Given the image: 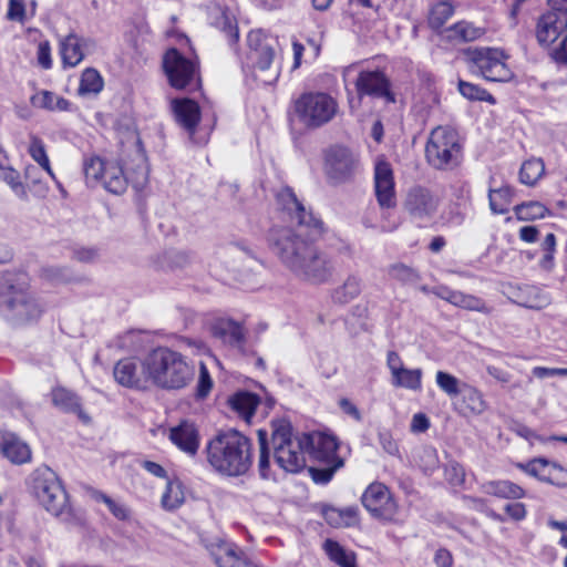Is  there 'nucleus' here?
<instances>
[{
  "instance_id": "nucleus-1",
  "label": "nucleus",
  "mask_w": 567,
  "mask_h": 567,
  "mask_svg": "<svg viewBox=\"0 0 567 567\" xmlns=\"http://www.w3.org/2000/svg\"><path fill=\"white\" fill-rule=\"evenodd\" d=\"M276 207L279 218L291 225H274L269 229L267 240L272 254L298 279L316 285L328 281L333 262L315 245L324 231L323 221L308 212L289 187L278 190Z\"/></svg>"
},
{
  "instance_id": "nucleus-2",
  "label": "nucleus",
  "mask_w": 567,
  "mask_h": 567,
  "mask_svg": "<svg viewBox=\"0 0 567 567\" xmlns=\"http://www.w3.org/2000/svg\"><path fill=\"white\" fill-rule=\"evenodd\" d=\"M209 465L219 474L237 477L246 474L252 464V443L236 430L217 434L206 445Z\"/></svg>"
},
{
  "instance_id": "nucleus-3",
  "label": "nucleus",
  "mask_w": 567,
  "mask_h": 567,
  "mask_svg": "<svg viewBox=\"0 0 567 567\" xmlns=\"http://www.w3.org/2000/svg\"><path fill=\"white\" fill-rule=\"evenodd\" d=\"M151 386L165 391L183 390L194 379V367L187 358L168 347H157L146 354Z\"/></svg>"
},
{
  "instance_id": "nucleus-4",
  "label": "nucleus",
  "mask_w": 567,
  "mask_h": 567,
  "mask_svg": "<svg viewBox=\"0 0 567 567\" xmlns=\"http://www.w3.org/2000/svg\"><path fill=\"white\" fill-rule=\"evenodd\" d=\"M0 296L6 297L2 313L13 326L33 323L42 313L40 302L29 290V278L24 272L0 275Z\"/></svg>"
},
{
  "instance_id": "nucleus-5",
  "label": "nucleus",
  "mask_w": 567,
  "mask_h": 567,
  "mask_svg": "<svg viewBox=\"0 0 567 567\" xmlns=\"http://www.w3.org/2000/svg\"><path fill=\"white\" fill-rule=\"evenodd\" d=\"M271 442L276 463L286 472L297 473L306 465L307 445L302 434L292 435L291 424L286 420L271 422Z\"/></svg>"
},
{
  "instance_id": "nucleus-6",
  "label": "nucleus",
  "mask_w": 567,
  "mask_h": 567,
  "mask_svg": "<svg viewBox=\"0 0 567 567\" xmlns=\"http://www.w3.org/2000/svg\"><path fill=\"white\" fill-rule=\"evenodd\" d=\"M425 158L436 169H452L462 161V145L457 132L450 126H436L429 135Z\"/></svg>"
},
{
  "instance_id": "nucleus-7",
  "label": "nucleus",
  "mask_w": 567,
  "mask_h": 567,
  "mask_svg": "<svg viewBox=\"0 0 567 567\" xmlns=\"http://www.w3.org/2000/svg\"><path fill=\"white\" fill-rule=\"evenodd\" d=\"M298 121L310 130L330 123L339 111L338 101L326 92L309 91L302 93L293 103Z\"/></svg>"
},
{
  "instance_id": "nucleus-8",
  "label": "nucleus",
  "mask_w": 567,
  "mask_h": 567,
  "mask_svg": "<svg viewBox=\"0 0 567 567\" xmlns=\"http://www.w3.org/2000/svg\"><path fill=\"white\" fill-rule=\"evenodd\" d=\"M465 55L471 64V70L487 81L507 82L514 75L506 63L508 55L498 48L467 49Z\"/></svg>"
},
{
  "instance_id": "nucleus-9",
  "label": "nucleus",
  "mask_w": 567,
  "mask_h": 567,
  "mask_svg": "<svg viewBox=\"0 0 567 567\" xmlns=\"http://www.w3.org/2000/svg\"><path fill=\"white\" fill-rule=\"evenodd\" d=\"M32 489L41 505L52 515L60 516L69 511L68 494L50 468L34 473Z\"/></svg>"
},
{
  "instance_id": "nucleus-10",
  "label": "nucleus",
  "mask_w": 567,
  "mask_h": 567,
  "mask_svg": "<svg viewBox=\"0 0 567 567\" xmlns=\"http://www.w3.org/2000/svg\"><path fill=\"white\" fill-rule=\"evenodd\" d=\"M248 54L247 58L255 70L261 72L269 71L270 79L265 82H271L279 75V69L272 66L276 60V49L278 47L277 38L262 30H252L247 35Z\"/></svg>"
},
{
  "instance_id": "nucleus-11",
  "label": "nucleus",
  "mask_w": 567,
  "mask_h": 567,
  "mask_svg": "<svg viewBox=\"0 0 567 567\" xmlns=\"http://www.w3.org/2000/svg\"><path fill=\"white\" fill-rule=\"evenodd\" d=\"M163 66L169 84L183 90L198 82L197 63L182 55L178 50L169 49L163 59Z\"/></svg>"
},
{
  "instance_id": "nucleus-12",
  "label": "nucleus",
  "mask_w": 567,
  "mask_h": 567,
  "mask_svg": "<svg viewBox=\"0 0 567 567\" xmlns=\"http://www.w3.org/2000/svg\"><path fill=\"white\" fill-rule=\"evenodd\" d=\"M113 377L124 388L148 390L151 380L146 369V355L142 360L136 357L118 360L113 368Z\"/></svg>"
},
{
  "instance_id": "nucleus-13",
  "label": "nucleus",
  "mask_w": 567,
  "mask_h": 567,
  "mask_svg": "<svg viewBox=\"0 0 567 567\" xmlns=\"http://www.w3.org/2000/svg\"><path fill=\"white\" fill-rule=\"evenodd\" d=\"M439 204V198L431 189L423 186H413L405 195L403 208L411 218L427 220L435 215Z\"/></svg>"
},
{
  "instance_id": "nucleus-14",
  "label": "nucleus",
  "mask_w": 567,
  "mask_h": 567,
  "mask_svg": "<svg viewBox=\"0 0 567 567\" xmlns=\"http://www.w3.org/2000/svg\"><path fill=\"white\" fill-rule=\"evenodd\" d=\"M362 504L374 517L392 519L396 505L388 487L382 483H372L362 495Z\"/></svg>"
},
{
  "instance_id": "nucleus-15",
  "label": "nucleus",
  "mask_w": 567,
  "mask_h": 567,
  "mask_svg": "<svg viewBox=\"0 0 567 567\" xmlns=\"http://www.w3.org/2000/svg\"><path fill=\"white\" fill-rule=\"evenodd\" d=\"M536 37L540 44L549 45L561 39L567 40V14L559 11L544 13L537 22Z\"/></svg>"
},
{
  "instance_id": "nucleus-16",
  "label": "nucleus",
  "mask_w": 567,
  "mask_h": 567,
  "mask_svg": "<svg viewBox=\"0 0 567 567\" xmlns=\"http://www.w3.org/2000/svg\"><path fill=\"white\" fill-rule=\"evenodd\" d=\"M358 96L384 99L388 103L395 102L390 91V82L381 71H361L355 80Z\"/></svg>"
},
{
  "instance_id": "nucleus-17",
  "label": "nucleus",
  "mask_w": 567,
  "mask_h": 567,
  "mask_svg": "<svg viewBox=\"0 0 567 567\" xmlns=\"http://www.w3.org/2000/svg\"><path fill=\"white\" fill-rule=\"evenodd\" d=\"M357 163L355 155L349 148L333 146L326 155V172L334 182H343L352 175Z\"/></svg>"
},
{
  "instance_id": "nucleus-18",
  "label": "nucleus",
  "mask_w": 567,
  "mask_h": 567,
  "mask_svg": "<svg viewBox=\"0 0 567 567\" xmlns=\"http://www.w3.org/2000/svg\"><path fill=\"white\" fill-rule=\"evenodd\" d=\"M302 442L307 445V453L319 462L342 460L337 455V439L330 434L321 432L303 433Z\"/></svg>"
},
{
  "instance_id": "nucleus-19",
  "label": "nucleus",
  "mask_w": 567,
  "mask_h": 567,
  "mask_svg": "<svg viewBox=\"0 0 567 567\" xmlns=\"http://www.w3.org/2000/svg\"><path fill=\"white\" fill-rule=\"evenodd\" d=\"M374 192L382 208H392L396 204L394 177L391 165L378 162L374 167Z\"/></svg>"
},
{
  "instance_id": "nucleus-20",
  "label": "nucleus",
  "mask_w": 567,
  "mask_h": 567,
  "mask_svg": "<svg viewBox=\"0 0 567 567\" xmlns=\"http://www.w3.org/2000/svg\"><path fill=\"white\" fill-rule=\"evenodd\" d=\"M0 454L14 465L31 462L32 451L27 442L10 431L0 430Z\"/></svg>"
},
{
  "instance_id": "nucleus-21",
  "label": "nucleus",
  "mask_w": 567,
  "mask_h": 567,
  "mask_svg": "<svg viewBox=\"0 0 567 567\" xmlns=\"http://www.w3.org/2000/svg\"><path fill=\"white\" fill-rule=\"evenodd\" d=\"M210 555L218 567H260L236 545L226 542L212 546Z\"/></svg>"
},
{
  "instance_id": "nucleus-22",
  "label": "nucleus",
  "mask_w": 567,
  "mask_h": 567,
  "mask_svg": "<svg viewBox=\"0 0 567 567\" xmlns=\"http://www.w3.org/2000/svg\"><path fill=\"white\" fill-rule=\"evenodd\" d=\"M94 42L91 39L82 38L75 33H70L60 40V54L65 66H76Z\"/></svg>"
},
{
  "instance_id": "nucleus-23",
  "label": "nucleus",
  "mask_w": 567,
  "mask_h": 567,
  "mask_svg": "<svg viewBox=\"0 0 567 567\" xmlns=\"http://www.w3.org/2000/svg\"><path fill=\"white\" fill-rule=\"evenodd\" d=\"M168 437L176 447L190 456H194L198 451L199 434L192 422L183 421L171 427Z\"/></svg>"
},
{
  "instance_id": "nucleus-24",
  "label": "nucleus",
  "mask_w": 567,
  "mask_h": 567,
  "mask_svg": "<svg viewBox=\"0 0 567 567\" xmlns=\"http://www.w3.org/2000/svg\"><path fill=\"white\" fill-rule=\"evenodd\" d=\"M172 105L176 122L193 136L200 120L198 104L189 99H179L174 100Z\"/></svg>"
},
{
  "instance_id": "nucleus-25",
  "label": "nucleus",
  "mask_w": 567,
  "mask_h": 567,
  "mask_svg": "<svg viewBox=\"0 0 567 567\" xmlns=\"http://www.w3.org/2000/svg\"><path fill=\"white\" fill-rule=\"evenodd\" d=\"M445 40L454 43H467L480 40L486 33V29L476 25L472 21L461 20L443 30Z\"/></svg>"
},
{
  "instance_id": "nucleus-26",
  "label": "nucleus",
  "mask_w": 567,
  "mask_h": 567,
  "mask_svg": "<svg viewBox=\"0 0 567 567\" xmlns=\"http://www.w3.org/2000/svg\"><path fill=\"white\" fill-rule=\"evenodd\" d=\"M212 333L224 343H227L240 351L243 350L245 332L244 328L238 322L230 319L218 320L212 327Z\"/></svg>"
},
{
  "instance_id": "nucleus-27",
  "label": "nucleus",
  "mask_w": 567,
  "mask_h": 567,
  "mask_svg": "<svg viewBox=\"0 0 567 567\" xmlns=\"http://www.w3.org/2000/svg\"><path fill=\"white\" fill-rule=\"evenodd\" d=\"M52 402L60 410L66 413H74L84 423L90 422V416L82 410V404L80 398L64 389V388H55L52 391Z\"/></svg>"
},
{
  "instance_id": "nucleus-28",
  "label": "nucleus",
  "mask_w": 567,
  "mask_h": 567,
  "mask_svg": "<svg viewBox=\"0 0 567 567\" xmlns=\"http://www.w3.org/2000/svg\"><path fill=\"white\" fill-rule=\"evenodd\" d=\"M483 492L487 495L505 499H519L525 496V491L519 485L507 481H489L483 484Z\"/></svg>"
},
{
  "instance_id": "nucleus-29",
  "label": "nucleus",
  "mask_w": 567,
  "mask_h": 567,
  "mask_svg": "<svg viewBox=\"0 0 567 567\" xmlns=\"http://www.w3.org/2000/svg\"><path fill=\"white\" fill-rule=\"evenodd\" d=\"M362 290V279L358 275H349L342 285L338 286L331 295L334 303L346 305L355 299Z\"/></svg>"
},
{
  "instance_id": "nucleus-30",
  "label": "nucleus",
  "mask_w": 567,
  "mask_h": 567,
  "mask_svg": "<svg viewBox=\"0 0 567 567\" xmlns=\"http://www.w3.org/2000/svg\"><path fill=\"white\" fill-rule=\"evenodd\" d=\"M101 183L103 187L112 194H122L127 186V179L123 168L114 162H109L102 175Z\"/></svg>"
},
{
  "instance_id": "nucleus-31",
  "label": "nucleus",
  "mask_w": 567,
  "mask_h": 567,
  "mask_svg": "<svg viewBox=\"0 0 567 567\" xmlns=\"http://www.w3.org/2000/svg\"><path fill=\"white\" fill-rule=\"evenodd\" d=\"M229 404L245 421L249 422L259 404V399L249 392H238L229 399Z\"/></svg>"
},
{
  "instance_id": "nucleus-32",
  "label": "nucleus",
  "mask_w": 567,
  "mask_h": 567,
  "mask_svg": "<svg viewBox=\"0 0 567 567\" xmlns=\"http://www.w3.org/2000/svg\"><path fill=\"white\" fill-rule=\"evenodd\" d=\"M33 106L48 111H68L71 103L50 91H40L31 97Z\"/></svg>"
},
{
  "instance_id": "nucleus-33",
  "label": "nucleus",
  "mask_w": 567,
  "mask_h": 567,
  "mask_svg": "<svg viewBox=\"0 0 567 567\" xmlns=\"http://www.w3.org/2000/svg\"><path fill=\"white\" fill-rule=\"evenodd\" d=\"M423 372L421 369L402 368L392 377V385L411 391H421Z\"/></svg>"
},
{
  "instance_id": "nucleus-34",
  "label": "nucleus",
  "mask_w": 567,
  "mask_h": 567,
  "mask_svg": "<svg viewBox=\"0 0 567 567\" xmlns=\"http://www.w3.org/2000/svg\"><path fill=\"white\" fill-rule=\"evenodd\" d=\"M185 501L183 485L177 480H168L166 488L162 495V506L166 511L178 508Z\"/></svg>"
},
{
  "instance_id": "nucleus-35",
  "label": "nucleus",
  "mask_w": 567,
  "mask_h": 567,
  "mask_svg": "<svg viewBox=\"0 0 567 567\" xmlns=\"http://www.w3.org/2000/svg\"><path fill=\"white\" fill-rule=\"evenodd\" d=\"M455 8L449 0L434 4L429 14V25L433 30H440L454 14Z\"/></svg>"
},
{
  "instance_id": "nucleus-36",
  "label": "nucleus",
  "mask_w": 567,
  "mask_h": 567,
  "mask_svg": "<svg viewBox=\"0 0 567 567\" xmlns=\"http://www.w3.org/2000/svg\"><path fill=\"white\" fill-rule=\"evenodd\" d=\"M0 182L8 185L18 198L28 199L27 187L21 179V175L11 165L0 169Z\"/></svg>"
},
{
  "instance_id": "nucleus-37",
  "label": "nucleus",
  "mask_w": 567,
  "mask_h": 567,
  "mask_svg": "<svg viewBox=\"0 0 567 567\" xmlns=\"http://www.w3.org/2000/svg\"><path fill=\"white\" fill-rule=\"evenodd\" d=\"M323 548L329 558L340 567H357L354 554L346 551L339 543L327 539L323 544Z\"/></svg>"
},
{
  "instance_id": "nucleus-38",
  "label": "nucleus",
  "mask_w": 567,
  "mask_h": 567,
  "mask_svg": "<svg viewBox=\"0 0 567 567\" xmlns=\"http://www.w3.org/2000/svg\"><path fill=\"white\" fill-rule=\"evenodd\" d=\"M545 173V165L540 158H532L523 163L519 171L520 183L533 186Z\"/></svg>"
},
{
  "instance_id": "nucleus-39",
  "label": "nucleus",
  "mask_w": 567,
  "mask_h": 567,
  "mask_svg": "<svg viewBox=\"0 0 567 567\" xmlns=\"http://www.w3.org/2000/svg\"><path fill=\"white\" fill-rule=\"evenodd\" d=\"M513 190L509 186H503L497 189H489V208L494 214H506L512 203Z\"/></svg>"
},
{
  "instance_id": "nucleus-40",
  "label": "nucleus",
  "mask_w": 567,
  "mask_h": 567,
  "mask_svg": "<svg viewBox=\"0 0 567 567\" xmlns=\"http://www.w3.org/2000/svg\"><path fill=\"white\" fill-rule=\"evenodd\" d=\"M104 85L103 79L97 70L87 68L83 71L79 85V94H97Z\"/></svg>"
},
{
  "instance_id": "nucleus-41",
  "label": "nucleus",
  "mask_w": 567,
  "mask_h": 567,
  "mask_svg": "<svg viewBox=\"0 0 567 567\" xmlns=\"http://www.w3.org/2000/svg\"><path fill=\"white\" fill-rule=\"evenodd\" d=\"M258 442H259V456H258V472L261 478H272L270 471V453L267 444V432L265 430H258Z\"/></svg>"
},
{
  "instance_id": "nucleus-42",
  "label": "nucleus",
  "mask_w": 567,
  "mask_h": 567,
  "mask_svg": "<svg viewBox=\"0 0 567 567\" xmlns=\"http://www.w3.org/2000/svg\"><path fill=\"white\" fill-rule=\"evenodd\" d=\"M28 151L30 156L40 165V167H42L48 175L54 179L55 175L51 168L43 142L39 137L32 136Z\"/></svg>"
},
{
  "instance_id": "nucleus-43",
  "label": "nucleus",
  "mask_w": 567,
  "mask_h": 567,
  "mask_svg": "<svg viewBox=\"0 0 567 567\" xmlns=\"http://www.w3.org/2000/svg\"><path fill=\"white\" fill-rule=\"evenodd\" d=\"M458 91L467 100L486 101L491 104H495L494 96L476 84L461 80L458 82Z\"/></svg>"
},
{
  "instance_id": "nucleus-44",
  "label": "nucleus",
  "mask_w": 567,
  "mask_h": 567,
  "mask_svg": "<svg viewBox=\"0 0 567 567\" xmlns=\"http://www.w3.org/2000/svg\"><path fill=\"white\" fill-rule=\"evenodd\" d=\"M323 467H310V476L313 482L318 484H327L331 481L334 473L343 466V460H336L334 462H324Z\"/></svg>"
},
{
  "instance_id": "nucleus-45",
  "label": "nucleus",
  "mask_w": 567,
  "mask_h": 567,
  "mask_svg": "<svg viewBox=\"0 0 567 567\" xmlns=\"http://www.w3.org/2000/svg\"><path fill=\"white\" fill-rule=\"evenodd\" d=\"M464 405L472 415H480L486 410V402L482 392L474 388H468L464 393Z\"/></svg>"
},
{
  "instance_id": "nucleus-46",
  "label": "nucleus",
  "mask_w": 567,
  "mask_h": 567,
  "mask_svg": "<svg viewBox=\"0 0 567 567\" xmlns=\"http://www.w3.org/2000/svg\"><path fill=\"white\" fill-rule=\"evenodd\" d=\"M515 213L520 220H532L543 218L547 213V208L538 202H529L517 205Z\"/></svg>"
},
{
  "instance_id": "nucleus-47",
  "label": "nucleus",
  "mask_w": 567,
  "mask_h": 567,
  "mask_svg": "<svg viewBox=\"0 0 567 567\" xmlns=\"http://www.w3.org/2000/svg\"><path fill=\"white\" fill-rule=\"evenodd\" d=\"M550 465V461L544 457H536L529 461L526 464H517V467L527 473L530 476L538 478L542 482H545L548 470Z\"/></svg>"
},
{
  "instance_id": "nucleus-48",
  "label": "nucleus",
  "mask_w": 567,
  "mask_h": 567,
  "mask_svg": "<svg viewBox=\"0 0 567 567\" xmlns=\"http://www.w3.org/2000/svg\"><path fill=\"white\" fill-rule=\"evenodd\" d=\"M107 164L109 162H104L100 157H91L86 159L83 165L86 182H101Z\"/></svg>"
},
{
  "instance_id": "nucleus-49",
  "label": "nucleus",
  "mask_w": 567,
  "mask_h": 567,
  "mask_svg": "<svg viewBox=\"0 0 567 567\" xmlns=\"http://www.w3.org/2000/svg\"><path fill=\"white\" fill-rule=\"evenodd\" d=\"M437 386L450 398L457 396L460 394V380L444 371H437L435 375Z\"/></svg>"
},
{
  "instance_id": "nucleus-50",
  "label": "nucleus",
  "mask_w": 567,
  "mask_h": 567,
  "mask_svg": "<svg viewBox=\"0 0 567 567\" xmlns=\"http://www.w3.org/2000/svg\"><path fill=\"white\" fill-rule=\"evenodd\" d=\"M353 511H340L337 508L328 507L323 509L324 520L332 527L348 526L349 520L353 517Z\"/></svg>"
},
{
  "instance_id": "nucleus-51",
  "label": "nucleus",
  "mask_w": 567,
  "mask_h": 567,
  "mask_svg": "<svg viewBox=\"0 0 567 567\" xmlns=\"http://www.w3.org/2000/svg\"><path fill=\"white\" fill-rule=\"evenodd\" d=\"M218 29L225 34L230 45L237 43L239 39V32L237 23L233 17L223 13L217 20Z\"/></svg>"
},
{
  "instance_id": "nucleus-52",
  "label": "nucleus",
  "mask_w": 567,
  "mask_h": 567,
  "mask_svg": "<svg viewBox=\"0 0 567 567\" xmlns=\"http://www.w3.org/2000/svg\"><path fill=\"white\" fill-rule=\"evenodd\" d=\"M389 275L402 282H415L419 280V274L404 264H394L389 267Z\"/></svg>"
},
{
  "instance_id": "nucleus-53",
  "label": "nucleus",
  "mask_w": 567,
  "mask_h": 567,
  "mask_svg": "<svg viewBox=\"0 0 567 567\" xmlns=\"http://www.w3.org/2000/svg\"><path fill=\"white\" fill-rule=\"evenodd\" d=\"M545 483L556 485L559 487L567 486V468L563 467L556 462H550Z\"/></svg>"
},
{
  "instance_id": "nucleus-54",
  "label": "nucleus",
  "mask_w": 567,
  "mask_h": 567,
  "mask_svg": "<svg viewBox=\"0 0 567 567\" xmlns=\"http://www.w3.org/2000/svg\"><path fill=\"white\" fill-rule=\"evenodd\" d=\"M213 388V380L204 362L199 363V377L197 382V396L204 399Z\"/></svg>"
},
{
  "instance_id": "nucleus-55",
  "label": "nucleus",
  "mask_w": 567,
  "mask_h": 567,
  "mask_svg": "<svg viewBox=\"0 0 567 567\" xmlns=\"http://www.w3.org/2000/svg\"><path fill=\"white\" fill-rule=\"evenodd\" d=\"M7 19L19 23L25 21V6L23 0H9Z\"/></svg>"
},
{
  "instance_id": "nucleus-56",
  "label": "nucleus",
  "mask_w": 567,
  "mask_h": 567,
  "mask_svg": "<svg viewBox=\"0 0 567 567\" xmlns=\"http://www.w3.org/2000/svg\"><path fill=\"white\" fill-rule=\"evenodd\" d=\"M420 462L425 472L433 471L439 464L437 452L432 446H425L420 452Z\"/></svg>"
},
{
  "instance_id": "nucleus-57",
  "label": "nucleus",
  "mask_w": 567,
  "mask_h": 567,
  "mask_svg": "<svg viewBox=\"0 0 567 567\" xmlns=\"http://www.w3.org/2000/svg\"><path fill=\"white\" fill-rule=\"evenodd\" d=\"M379 443L381 444L382 449L390 455H398L399 454V446L395 440L393 439L392 434L389 431H380L379 432Z\"/></svg>"
},
{
  "instance_id": "nucleus-58",
  "label": "nucleus",
  "mask_w": 567,
  "mask_h": 567,
  "mask_svg": "<svg viewBox=\"0 0 567 567\" xmlns=\"http://www.w3.org/2000/svg\"><path fill=\"white\" fill-rule=\"evenodd\" d=\"M462 308L466 309V310L483 312V313H488L491 311V309L486 306L484 300H482L481 298H477L475 296H472V295H466V298L464 300V305Z\"/></svg>"
},
{
  "instance_id": "nucleus-59",
  "label": "nucleus",
  "mask_w": 567,
  "mask_h": 567,
  "mask_svg": "<svg viewBox=\"0 0 567 567\" xmlns=\"http://www.w3.org/2000/svg\"><path fill=\"white\" fill-rule=\"evenodd\" d=\"M38 62L43 69L52 66L51 48L49 42H41L38 47Z\"/></svg>"
},
{
  "instance_id": "nucleus-60",
  "label": "nucleus",
  "mask_w": 567,
  "mask_h": 567,
  "mask_svg": "<svg viewBox=\"0 0 567 567\" xmlns=\"http://www.w3.org/2000/svg\"><path fill=\"white\" fill-rule=\"evenodd\" d=\"M505 512L514 520H522L526 517V507L523 503H509L505 505Z\"/></svg>"
},
{
  "instance_id": "nucleus-61",
  "label": "nucleus",
  "mask_w": 567,
  "mask_h": 567,
  "mask_svg": "<svg viewBox=\"0 0 567 567\" xmlns=\"http://www.w3.org/2000/svg\"><path fill=\"white\" fill-rule=\"evenodd\" d=\"M73 256L81 262H92L97 259L99 252L95 248H78L74 249Z\"/></svg>"
},
{
  "instance_id": "nucleus-62",
  "label": "nucleus",
  "mask_w": 567,
  "mask_h": 567,
  "mask_svg": "<svg viewBox=\"0 0 567 567\" xmlns=\"http://www.w3.org/2000/svg\"><path fill=\"white\" fill-rule=\"evenodd\" d=\"M43 276L52 281H64L69 279L66 269L59 267H48L42 270Z\"/></svg>"
},
{
  "instance_id": "nucleus-63",
  "label": "nucleus",
  "mask_w": 567,
  "mask_h": 567,
  "mask_svg": "<svg viewBox=\"0 0 567 567\" xmlns=\"http://www.w3.org/2000/svg\"><path fill=\"white\" fill-rule=\"evenodd\" d=\"M430 427V421L423 413H416L412 417L411 431L414 433L425 432Z\"/></svg>"
},
{
  "instance_id": "nucleus-64",
  "label": "nucleus",
  "mask_w": 567,
  "mask_h": 567,
  "mask_svg": "<svg viewBox=\"0 0 567 567\" xmlns=\"http://www.w3.org/2000/svg\"><path fill=\"white\" fill-rule=\"evenodd\" d=\"M446 473L452 484L458 485L464 482V471L462 466L458 465L457 463H451L450 466L446 468Z\"/></svg>"
}]
</instances>
